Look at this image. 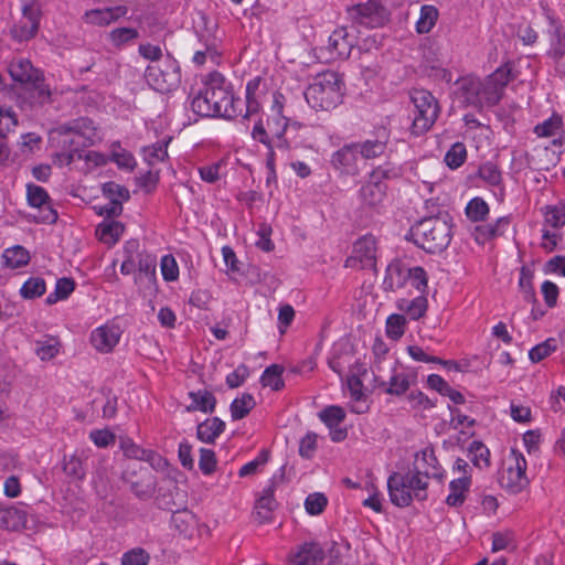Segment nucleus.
I'll use <instances>...</instances> for the list:
<instances>
[{"mask_svg": "<svg viewBox=\"0 0 565 565\" xmlns=\"http://www.w3.org/2000/svg\"><path fill=\"white\" fill-rule=\"evenodd\" d=\"M479 177L491 188H498L502 191V174L498 167L492 162H486L479 168Z\"/></svg>", "mask_w": 565, "mask_h": 565, "instance_id": "4d7b16f0", "label": "nucleus"}, {"mask_svg": "<svg viewBox=\"0 0 565 565\" xmlns=\"http://www.w3.org/2000/svg\"><path fill=\"white\" fill-rule=\"evenodd\" d=\"M17 127V119L11 109L0 108V138H10V132Z\"/></svg>", "mask_w": 565, "mask_h": 565, "instance_id": "69168bd1", "label": "nucleus"}, {"mask_svg": "<svg viewBox=\"0 0 565 565\" xmlns=\"http://www.w3.org/2000/svg\"><path fill=\"white\" fill-rule=\"evenodd\" d=\"M9 73L13 81L22 84H36L40 81L41 72L33 67L25 58H18L11 62Z\"/></svg>", "mask_w": 565, "mask_h": 565, "instance_id": "5701e85b", "label": "nucleus"}, {"mask_svg": "<svg viewBox=\"0 0 565 565\" xmlns=\"http://www.w3.org/2000/svg\"><path fill=\"white\" fill-rule=\"evenodd\" d=\"M527 462L524 455L516 448H511L503 458L500 473V484L512 493L522 491L529 484L526 475Z\"/></svg>", "mask_w": 565, "mask_h": 565, "instance_id": "1a4fd4ad", "label": "nucleus"}, {"mask_svg": "<svg viewBox=\"0 0 565 565\" xmlns=\"http://www.w3.org/2000/svg\"><path fill=\"white\" fill-rule=\"evenodd\" d=\"M409 387V376L406 372L394 369L385 392L391 395H402Z\"/></svg>", "mask_w": 565, "mask_h": 565, "instance_id": "49530a36", "label": "nucleus"}, {"mask_svg": "<svg viewBox=\"0 0 565 565\" xmlns=\"http://www.w3.org/2000/svg\"><path fill=\"white\" fill-rule=\"evenodd\" d=\"M556 340L555 339H547L543 341L542 343L536 344L533 347L529 352V359L533 363H537L545 358L550 356L553 352L556 351Z\"/></svg>", "mask_w": 565, "mask_h": 565, "instance_id": "bf43d9fd", "label": "nucleus"}, {"mask_svg": "<svg viewBox=\"0 0 565 565\" xmlns=\"http://www.w3.org/2000/svg\"><path fill=\"white\" fill-rule=\"evenodd\" d=\"M122 330L115 321L95 328L89 335L92 347L99 353H110L119 343Z\"/></svg>", "mask_w": 565, "mask_h": 565, "instance_id": "4468645a", "label": "nucleus"}, {"mask_svg": "<svg viewBox=\"0 0 565 565\" xmlns=\"http://www.w3.org/2000/svg\"><path fill=\"white\" fill-rule=\"evenodd\" d=\"M510 82L509 71L498 68L486 79H481V98L482 106H494L502 96L503 90Z\"/></svg>", "mask_w": 565, "mask_h": 565, "instance_id": "dca6fc26", "label": "nucleus"}, {"mask_svg": "<svg viewBox=\"0 0 565 565\" xmlns=\"http://www.w3.org/2000/svg\"><path fill=\"white\" fill-rule=\"evenodd\" d=\"M359 157H361L359 145L350 143L333 154L332 163L335 168L342 169L347 173H352L355 170Z\"/></svg>", "mask_w": 565, "mask_h": 565, "instance_id": "a878e982", "label": "nucleus"}, {"mask_svg": "<svg viewBox=\"0 0 565 565\" xmlns=\"http://www.w3.org/2000/svg\"><path fill=\"white\" fill-rule=\"evenodd\" d=\"M438 19V10L434 6H423L420 8L419 19L416 23V30L418 33H428Z\"/></svg>", "mask_w": 565, "mask_h": 565, "instance_id": "603ef678", "label": "nucleus"}, {"mask_svg": "<svg viewBox=\"0 0 565 565\" xmlns=\"http://www.w3.org/2000/svg\"><path fill=\"white\" fill-rule=\"evenodd\" d=\"M352 21L366 28L382 26L387 20L385 8L376 0H369L349 9Z\"/></svg>", "mask_w": 565, "mask_h": 565, "instance_id": "f8f14e48", "label": "nucleus"}, {"mask_svg": "<svg viewBox=\"0 0 565 565\" xmlns=\"http://www.w3.org/2000/svg\"><path fill=\"white\" fill-rule=\"evenodd\" d=\"M561 131H563V118L558 114H553L534 128V132L539 138H554Z\"/></svg>", "mask_w": 565, "mask_h": 565, "instance_id": "a19ab883", "label": "nucleus"}, {"mask_svg": "<svg viewBox=\"0 0 565 565\" xmlns=\"http://www.w3.org/2000/svg\"><path fill=\"white\" fill-rule=\"evenodd\" d=\"M172 523L178 532L188 539L200 536L204 527L196 515L188 510L173 514Z\"/></svg>", "mask_w": 565, "mask_h": 565, "instance_id": "412c9836", "label": "nucleus"}, {"mask_svg": "<svg viewBox=\"0 0 565 565\" xmlns=\"http://www.w3.org/2000/svg\"><path fill=\"white\" fill-rule=\"evenodd\" d=\"M218 58L216 38H207L203 50H198L193 55V63L202 66L207 60L216 63Z\"/></svg>", "mask_w": 565, "mask_h": 565, "instance_id": "8fccbe9b", "label": "nucleus"}, {"mask_svg": "<svg viewBox=\"0 0 565 565\" xmlns=\"http://www.w3.org/2000/svg\"><path fill=\"white\" fill-rule=\"evenodd\" d=\"M511 418L520 424H529L532 420V412L530 406L512 401L510 404Z\"/></svg>", "mask_w": 565, "mask_h": 565, "instance_id": "338daca9", "label": "nucleus"}, {"mask_svg": "<svg viewBox=\"0 0 565 565\" xmlns=\"http://www.w3.org/2000/svg\"><path fill=\"white\" fill-rule=\"evenodd\" d=\"M407 328L406 317L402 313H392L386 318L385 321V334L386 337L396 342L402 339Z\"/></svg>", "mask_w": 565, "mask_h": 565, "instance_id": "58836bf2", "label": "nucleus"}, {"mask_svg": "<svg viewBox=\"0 0 565 565\" xmlns=\"http://www.w3.org/2000/svg\"><path fill=\"white\" fill-rule=\"evenodd\" d=\"M428 287V275L420 266H411L399 258L386 266L382 288L385 292L425 294Z\"/></svg>", "mask_w": 565, "mask_h": 565, "instance_id": "f257e3e1", "label": "nucleus"}, {"mask_svg": "<svg viewBox=\"0 0 565 565\" xmlns=\"http://www.w3.org/2000/svg\"><path fill=\"white\" fill-rule=\"evenodd\" d=\"M516 548L515 535L510 530L495 532L492 535L491 551L493 553L500 551H513Z\"/></svg>", "mask_w": 565, "mask_h": 565, "instance_id": "3c124183", "label": "nucleus"}, {"mask_svg": "<svg viewBox=\"0 0 565 565\" xmlns=\"http://www.w3.org/2000/svg\"><path fill=\"white\" fill-rule=\"evenodd\" d=\"M414 243L428 253L444 250L451 241V224L440 217L417 222L411 230Z\"/></svg>", "mask_w": 565, "mask_h": 565, "instance_id": "20e7f679", "label": "nucleus"}, {"mask_svg": "<svg viewBox=\"0 0 565 565\" xmlns=\"http://www.w3.org/2000/svg\"><path fill=\"white\" fill-rule=\"evenodd\" d=\"M128 13L126 6H116L108 8H96L85 11L82 19L86 24L106 26Z\"/></svg>", "mask_w": 565, "mask_h": 565, "instance_id": "a211bd4d", "label": "nucleus"}, {"mask_svg": "<svg viewBox=\"0 0 565 565\" xmlns=\"http://www.w3.org/2000/svg\"><path fill=\"white\" fill-rule=\"evenodd\" d=\"M450 413L449 428L458 431L461 435L469 436L472 434L475 419L462 414L457 407L448 405Z\"/></svg>", "mask_w": 565, "mask_h": 565, "instance_id": "f704fd0d", "label": "nucleus"}, {"mask_svg": "<svg viewBox=\"0 0 565 565\" xmlns=\"http://www.w3.org/2000/svg\"><path fill=\"white\" fill-rule=\"evenodd\" d=\"M56 137L68 138L70 141H75L76 139L93 141L98 137V131L93 120L88 118H78L51 130L50 138L54 139Z\"/></svg>", "mask_w": 565, "mask_h": 565, "instance_id": "ddd939ff", "label": "nucleus"}, {"mask_svg": "<svg viewBox=\"0 0 565 565\" xmlns=\"http://www.w3.org/2000/svg\"><path fill=\"white\" fill-rule=\"evenodd\" d=\"M345 416L344 408L339 405L327 406L318 414L319 419L329 428L330 438L334 443L347 438L348 430L340 427Z\"/></svg>", "mask_w": 565, "mask_h": 565, "instance_id": "f3484780", "label": "nucleus"}, {"mask_svg": "<svg viewBox=\"0 0 565 565\" xmlns=\"http://www.w3.org/2000/svg\"><path fill=\"white\" fill-rule=\"evenodd\" d=\"M61 342L55 337H45L35 342V354L42 361H49L60 354Z\"/></svg>", "mask_w": 565, "mask_h": 565, "instance_id": "ea45409f", "label": "nucleus"}, {"mask_svg": "<svg viewBox=\"0 0 565 565\" xmlns=\"http://www.w3.org/2000/svg\"><path fill=\"white\" fill-rule=\"evenodd\" d=\"M451 472L456 476L449 483V493L446 503L451 507L461 505L471 487V468L462 458H457L452 465Z\"/></svg>", "mask_w": 565, "mask_h": 565, "instance_id": "9d476101", "label": "nucleus"}, {"mask_svg": "<svg viewBox=\"0 0 565 565\" xmlns=\"http://www.w3.org/2000/svg\"><path fill=\"white\" fill-rule=\"evenodd\" d=\"M45 280L41 277H30L20 288V295L24 299H34L44 295Z\"/></svg>", "mask_w": 565, "mask_h": 565, "instance_id": "5fc2aeb1", "label": "nucleus"}, {"mask_svg": "<svg viewBox=\"0 0 565 565\" xmlns=\"http://www.w3.org/2000/svg\"><path fill=\"white\" fill-rule=\"evenodd\" d=\"M329 366L341 379L347 376V385L350 393V409L355 414H364L369 411L366 395L363 392V384L358 377L359 371L352 369L353 364L358 365V360L350 353L345 352L338 355L337 349H333L332 355L329 358Z\"/></svg>", "mask_w": 565, "mask_h": 565, "instance_id": "7ed1b4c3", "label": "nucleus"}, {"mask_svg": "<svg viewBox=\"0 0 565 565\" xmlns=\"http://www.w3.org/2000/svg\"><path fill=\"white\" fill-rule=\"evenodd\" d=\"M255 404L253 395L248 393H244L236 397L230 406L232 419L238 420L244 418L255 407Z\"/></svg>", "mask_w": 565, "mask_h": 565, "instance_id": "79ce46f5", "label": "nucleus"}, {"mask_svg": "<svg viewBox=\"0 0 565 565\" xmlns=\"http://www.w3.org/2000/svg\"><path fill=\"white\" fill-rule=\"evenodd\" d=\"M122 234L124 225L114 220H105L96 228L98 239L108 246L115 245Z\"/></svg>", "mask_w": 565, "mask_h": 565, "instance_id": "473e14b6", "label": "nucleus"}, {"mask_svg": "<svg viewBox=\"0 0 565 565\" xmlns=\"http://www.w3.org/2000/svg\"><path fill=\"white\" fill-rule=\"evenodd\" d=\"M396 308L408 316L412 320L423 318L428 309V300L425 294H419L413 299L398 298L395 302Z\"/></svg>", "mask_w": 565, "mask_h": 565, "instance_id": "b1692460", "label": "nucleus"}, {"mask_svg": "<svg viewBox=\"0 0 565 565\" xmlns=\"http://www.w3.org/2000/svg\"><path fill=\"white\" fill-rule=\"evenodd\" d=\"M139 32L134 28H117L110 31L109 40L113 45L120 47L136 39H138Z\"/></svg>", "mask_w": 565, "mask_h": 565, "instance_id": "052dcab7", "label": "nucleus"}, {"mask_svg": "<svg viewBox=\"0 0 565 565\" xmlns=\"http://www.w3.org/2000/svg\"><path fill=\"white\" fill-rule=\"evenodd\" d=\"M307 128L302 127L298 122H288L284 116L270 115L255 121L252 129V137L258 141H274L275 139L285 138V141L289 139L303 138L301 134Z\"/></svg>", "mask_w": 565, "mask_h": 565, "instance_id": "0eeeda50", "label": "nucleus"}, {"mask_svg": "<svg viewBox=\"0 0 565 565\" xmlns=\"http://www.w3.org/2000/svg\"><path fill=\"white\" fill-rule=\"evenodd\" d=\"M138 270L145 275L149 284L157 282V257L153 254L141 253L138 256Z\"/></svg>", "mask_w": 565, "mask_h": 565, "instance_id": "09e8293b", "label": "nucleus"}, {"mask_svg": "<svg viewBox=\"0 0 565 565\" xmlns=\"http://www.w3.org/2000/svg\"><path fill=\"white\" fill-rule=\"evenodd\" d=\"M328 498L322 492H312L305 499V510L309 515H320L328 505Z\"/></svg>", "mask_w": 565, "mask_h": 565, "instance_id": "13d9d810", "label": "nucleus"}, {"mask_svg": "<svg viewBox=\"0 0 565 565\" xmlns=\"http://www.w3.org/2000/svg\"><path fill=\"white\" fill-rule=\"evenodd\" d=\"M150 555L141 547H135L121 556V565H148Z\"/></svg>", "mask_w": 565, "mask_h": 565, "instance_id": "0e129e2a", "label": "nucleus"}, {"mask_svg": "<svg viewBox=\"0 0 565 565\" xmlns=\"http://www.w3.org/2000/svg\"><path fill=\"white\" fill-rule=\"evenodd\" d=\"M352 49L345 29H337L329 36L328 50L332 58H347Z\"/></svg>", "mask_w": 565, "mask_h": 565, "instance_id": "c756f323", "label": "nucleus"}, {"mask_svg": "<svg viewBox=\"0 0 565 565\" xmlns=\"http://www.w3.org/2000/svg\"><path fill=\"white\" fill-rule=\"evenodd\" d=\"M160 270L166 281H175L179 278V265L171 254L161 257Z\"/></svg>", "mask_w": 565, "mask_h": 565, "instance_id": "e2e57ef3", "label": "nucleus"}, {"mask_svg": "<svg viewBox=\"0 0 565 565\" xmlns=\"http://www.w3.org/2000/svg\"><path fill=\"white\" fill-rule=\"evenodd\" d=\"M265 83L262 77L257 76L250 79L246 85V114L245 117L253 116L258 113L260 107L259 97L265 90Z\"/></svg>", "mask_w": 565, "mask_h": 565, "instance_id": "2f4dec72", "label": "nucleus"}, {"mask_svg": "<svg viewBox=\"0 0 565 565\" xmlns=\"http://www.w3.org/2000/svg\"><path fill=\"white\" fill-rule=\"evenodd\" d=\"M284 367L278 364H271L266 367L260 376V383L264 387L273 391H279L284 387L282 380Z\"/></svg>", "mask_w": 565, "mask_h": 565, "instance_id": "37998d69", "label": "nucleus"}, {"mask_svg": "<svg viewBox=\"0 0 565 565\" xmlns=\"http://www.w3.org/2000/svg\"><path fill=\"white\" fill-rule=\"evenodd\" d=\"M210 89V98L217 111V117L235 118L242 114V100L233 95L231 85L220 73H213L206 81Z\"/></svg>", "mask_w": 565, "mask_h": 565, "instance_id": "6e6552de", "label": "nucleus"}, {"mask_svg": "<svg viewBox=\"0 0 565 565\" xmlns=\"http://www.w3.org/2000/svg\"><path fill=\"white\" fill-rule=\"evenodd\" d=\"M385 190L383 182L370 181L361 188L362 201L370 206H376L384 200Z\"/></svg>", "mask_w": 565, "mask_h": 565, "instance_id": "4c0bfd02", "label": "nucleus"}, {"mask_svg": "<svg viewBox=\"0 0 565 565\" xmlns=\"http://www.w3.org/2000/svg\"><path fill=\"white\" fill-rule=\"evenodd\" d=\"M26 198L29 204L38 210V213L33 215L36 222L51 224L57 220V213L52 207L49 194L43 188L29 184Z\"/></svg>", "mask_w": 565, "mask_h": 565, "instance_id": "2eb2a0df", "label": "nucleus"}, {"mask_svg": "<svg viewBox=\"0 0 565 565\" xmlns=\"http://www.w3.org/2000/svg\"><path fill=\"white\" fill-rule=\"evenodd\" d=\"M416 472L420 473L425 479L428 477L444 478L438 460L433 449L425 448L416 455L415 458Z\"/></svg>", "mask_w": 565, "mask_h": 565, "instance_id": "4be33fe9", "label": "nucleus"}, {"mask_svg": "<svg viewBox=\"0 0 565 565\" xmlns=\"http://www.w3.org/2000/svg\"><path fill=\"white\" fill-rule=\"evenodd\" d=\"M323 557V550L319 543L306 542L298 547L292 561L296 565H317Z\"/></svg>", "mask_w": 565, "mask_h": 565, "instance_id": "393cba45", "label": "nucleus"}, {"mask_svg": "<svg viewBox=\"0 0 565 565\" xmlns=\"http://www.w3.org/2000/svg\"><path fill=\"white\" fill-rule=\"evenodd\" d=\"M467 158L465 143H452L445 154V162L450 169L459 168Z\"/></svg>", "mask_w": 565, "mask_h": 565, "instance_id": "680f3d73", "label": "nucleus"}, {"mask_svg": "<svg viewBox=\"0 0 565 565\" xmlns=\"http://www.w3.org/2000/svg\"><path fill=\"white\" fill-rule=\"evenodd\" d=\"M490 209L488 203L479 196L471 199L465 209L466 216L471 222H481L489 215Z\"/></svg>", "mask_w": 565, "mask_h": 565, "instance_id": "a18cd8bd", "label": "nucleus"}, {"mask_svg": "<svg viewBox=\"0 0 565 565\" xmlns=\"http://www.w3.org/2000/svg\"><path fill=\"white\" fill-rule=\"evenodd\" d=\"M213 99L210 98V89L207 82L204 88L193 98L192 109L200 116L205 117H217L215 106H213Z\"/></svg>", "mask_w": 565, "mask_h": 565, "instance_id": "c9c22d12", "label": "nucleus"}, {"mask_svg": "<svg viewBox=\"0 0 565 565\" xmlns=\"http://www.w3.org/2000/svg\"><path fill=\"white\" fill-rule=\"evenodd\" d=\"M225 423L218 417H210L200 423L196 427V437L205 444H214L224 433Z\"/></svg>", "mask_w": 565, "mask_h": 565, "instance_id": "bb28decb", "label": "nucleus"}, {"mask_svg": "<svg viewBox=\"0 0 565 565\" xmlns=\"http://www.w3.org/2000/svg\"><path fill=\"white\" fill-rule=\"evenodd\" d=\"M318 445V435L316 433H307L300 440L299 455L302 458L310 459L313 457Z\"/></svg>", "mask_w": 565, "mask_h": 565, "instance_id": "774afa93", "label": "nucleus"}, {"mask_svg": "<svg viewBox=\"0 0 565 565\" xmlns=\"http://www.w3.org/2000/svg\"><path fill=\"white\" fill-rule=\"evenodd\" d=\"M545 223L552 227H563L565 225V200L554 205H546L543 209Z\"/></svg>", "mask_w": 565, "mask_h": 565, "instance_id": "de8ad7c7", "label": "nucleus"}, {"mask_svg": "<svg viewBox=\"0 0 565 565\" xmlns=\"http://www.w3.org/2000/svg\"><path fill=\"white\" fill-rule=\"evenodd\" d=\"M167 146L168 143H147L143 146L141 154L145 161L150 166L163 161L168 156Z\"/></svg>", "mask_w": 565, "mask_h": 565, "instance_id": "6e6d98bb", "label": "nucleus"}, {"mask_svg": "<svg viewBox=\"0 0 565 565\" xmlns=\"http://www.w3.org/2000/svg\"><path fill=\"white\" fill-rule=\"evenodd\" d=\"M22 523V514L12 507H6L0 503V527L6 530H17Z\"/></svg>", "mask_w": 565, "mask_h": 565, "instance_id": "864d4df0", "label": "nucleus"}, {"mask_svg": "<svg viewBox=\"0 0 565 565\" xmlns=\"http://www.w3.org/2000/svg\"><path fill=\"white\" fill-rule=\"evenodd\" d=\"M408 96L414 106L411 134L417 138L433 127L438 118L440 108L436 97L427 89L413 88L409 90Z\"/></svg>", "mask_w": 565, "mask_h": 565, "instance_id": "423d86ee", "label": "nucleus"}, {"mask_svg": "<svg viewBox=\"0 0 565 565\" xmlns=\"http://www.w3.org/2000/svg\"><path fill=\"white\" fill-rule=\"evenodd\" d=\"M41 9L38 2L29 1L22 6V15L11 29L13 39L19 42L33 39L40 28Z\"/></svg>", "mask_w": 565, "mask_h": 565, "instance_id": "9b49d317", "label": "nucleus"}, {"mask_svg": "<svg viewBox=\"0 0 565 565\" xmlns=\"http://www.w3.org/2000/svg\"><path fill=\"white\" fill-rule=\"evenodd\" d=\"M145 76L149 85L161 93L171 90L178 82V75L174 71H164L159 65L148 66Z\"/></svg>", "mask_w": 565, "mask_h": 565, "instance_id": "aec40b11", "label": "nucleus"}, {"mask_svg": "<svg viewBox=\"0 0 565 565\" xmlns=\"http://www.w3.org/2000/svg\"><path fill=\"white\" fill-rule=\"evenodd\" d=\"M343 97V82L340 75L332 71L318 74L305 90V98L316 110H331Z\"/></svg>", "mask_w": 565, "mask_h": 565, "instance_id": "f03ea898", "label": "nucleus"}, {"mask_svg": "<svg viewBox=\"0 0 565 565\" xmlns=\"http://www.w3.org/2000/svg\"><path fill=\"white\" fill-rule=\"evenodd\" d=\"M470 460L475 467L486 469L490 467V450L481 441L473 440L468 448Z\"/></svg>", "mask_w": 565, "mask_h": 565, "instance_id": "c03bdc74", "label": "nucleus"}, {"mask_svg": "<svg viewBox=\"0 0 565 565\" xmlns=\"http://www.w3.org/2000/svg\"><path fill=\"white\" fill-rule=\"evenodd\" d=\"M104 192L110 195H117L119 200L111 199L109 203L99 207L98 213L106 216L119 215L122 210L120 200H127L129 198L128 191L121 185L110 182L104 185Z\"/></svg>", "mask_w": 565, "mask_h": 565, "instance_id": "c85d7f7f", "label": "nucleus"}, {"mask_svg": "<svg viewBox=\"0 0 565 565\" xmlns=\"http://www.w3.org/2000/svg\"><path fill=\"white\" fill-rule=\"evenodd\" d=\"M457 99L465 106L483 107L481 98V79L467 76L459 81L456 93Z\"/></svg>", "mask_w": 565, "mask_h": 565, "instance_id": "6ab92c4d", "label": "nucleus"}, {"mask_svg": "<svg viewBox=\"0 0 565 565\" xmlns=\"http://www.w3.org/2000/svg\"><path fill=\"white\" fill-rule=\"evenodd\" d=\"M466 130L463 132L465 138L471 140H490L493 137L492 130L489 126L483 125L472 118L471 116H465Z\"/></svg>", "mask_w": 565, "mask_h": 565, "instance_id": "e433bc0d", "label": "nucleus"}, {"mask_svg": "<svg viewBox=\"0 0 565 565\" xmlns=\"http://www.w3.org/2000/svg\"><path fill=\"white\" fill-rule=\"evenodd\" d=\"M30 258L31 256L29 250L21 245L8 247L1 255L3 267L11 270L25 267L29 264Z\"/></svg>", "mask_w": 565, "mask_h": 565, "instance_id": "7c9ffc66", "label": "nucleus"}, {"mask_svg": "<svg viewBox=\"0 0 565 565\" xmlns=\"http://www.w3.org/2000/svg\"><path fill=\"white\" fill-rule=\"evenodd\" d=\"M189 398L191 399V403L185 407L188 413L201 412L204 414H211L215 409V396L206 390L192 391L189 393Z\"/></svg>", "mask_w": 565, "mask_h": 565, "instance_id": "cd10ccee", "label": "nucleus"}, {"mask_svg": "<svg viewBox=\"0 0 565 565\" xmlns=\"http://www.w3.org/2000/svg\"><path fill=\"white\" fill-rule=\"evenodd\" d=\"M376 255V241L371 235L359 238L353 245V257L362 264L371 265Z\"/></svg>", "mask_w": 565, "mask_h": 565, "instance_id": "72a5a7b5", "label": "nucleus"}, {"mask_svg": "<svg viewBox=\"0 0 565 565\" xmlns=\"http://www.w3.org/2000/svg\"><path fill=\"white\" fill-rule=\"evenodd\" d=\"M387 488L393 504L407 507L414 499L424 500L426 498L427 482L418 472H394L387 480Z\"/></svg>", "mask_w": 565, "mask_h": 565, "instance_id": "39448f33", "label": "nucleus"}]
</instances>
